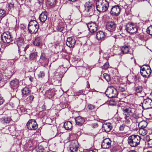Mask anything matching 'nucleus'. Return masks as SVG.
Here are the masks:
<instances>
[{"label":"nucleus","instance_id":"obj_38","mask_svg":"<svg viewBox=\"0 0 152 152\" xmlns=\"http://www.w3.org/2000/svg\"><path fill=\"white\" fill-rule=\"evenodd\" d=\"M125 120H124V122L125 124L127 125H128V126H129L131 124V122L130 120L127 118V117H126L125 118Z\"/></svg>","mask_w":152,"mask_h":152},{"label":"nucleus","instance_id":"obj_31","mask_svg":"<svg viewBox=\"0 0 152 152\" xmlns=\"http://www.w3.org/2000/svg\"><path fill=\"white\" fill-rule=\"evenodd\" d=\"M46 94L47 95L48 98H52L54 95V93L53 91L49 90L46 92Z\"/></svg>","mask_w":152,"mask_h":152},{"label":"nucleus","instance_id":"obj_21","mask_svg":"<svg viewBox=\"0 0 152 152\" xmlns=\"http://www.w3.org/2000/svg\"><path fill=\"white\" fill-rule=\"evenodd\" d=\"M105 35L104 32L102 31H99L96 33V38L98 40H104V39Z\"/></svg>","mask_w":152,"mask_h":152},{"label":"nucleus","instance_id":"obj_53","mask_svg":"<svg viewBox=\"0 0 152 152\" xmlns=\"http://www.w3.org/2000/svg\"><path fill=\"white\" fill-rule=\"evenodd\" d=\"M78 93L77 94V95H80L81 94H84V93L83 92V90H79L77 92Z\"/></svg>","mask_w":152,"mask_h":152},{"label":"nucleus","instance_id":"obj_24","mask_svg":"<svg viewBox=\"0 0 152 152\" xmlns=\"http://www.w3.org/2000/svg\"><path fill=\"white\" fill-rule=\"evenodd\" d=\"M31 90L30 88L26 87L22 89V93L23 95L27 96L30 94Z\"/></svg>","mask_w":152,"mask_h":152},{"label":"nucleus","instance_id":"obj_39","mask_svg":"<svg viewBox=\"0 0 152 152\" xmlns=\"http://www.w3.org/2000/svg\"><path fill=\"white\" fill-rule=\"evenodd\" d=\"M141 114H139V113L136 112L132 114V116L135 119H137L141 118Z\"/></svg>","mask_w":152,"mask_h":152},{"label":"nucleus","instance_id":"obj_19","mask_svg":"<svg viewBox=\"0 0 152 152\" xmlns=\"http://www.w3.org/2000/svg\"><path fill=\"white\" fill-rule=\"evenodd\" d=\"M77 148L78 145L76 141L72 143L70 145V152H76L77 150Z\"/></svg>","mask_w":152,"mask_h":152},{"label":"nucleus","instance_id":"obj_27","mask_svg":"<svg viewBox=\"0 0 152 152\" xmlns=\"http://www.w3.org/2000/svg\"><path fill=\"white\" fill-rule=\"evenodd\" d=\"M64 126L65 129L69 130L72 128V124L70 121H67L64 123Z\"/></svg>","mask_w":152,"mask_h":152},{"label":"nucleus","instance_id":"obj_23","mask_svg":"<svg viewBox=\"0 0 152 152\" xmlns=\"http://www.w3.org/2000/svg\"><path fill=\"white\" fill-rule=\"evenodd\" d=\"M75 121L76 124L82 125L85 121L84 119L80 116L77 117L75 118Z\"/></svg>","mask_w":152,"mask_h":152},{"label":"nucleus","instance_id":"obj_58","mask_svg":"<svg viewBox=\"0 0 152 152\" xmlns=\"http://www.w3.org/2000/svg\"><path fill=\"white\" fill-rule=\"evenodd\" d=\"M20 27V28H22L23 29H24L25 28V26L23 25H21Z\"/></svg>","mask_w":152,"mask_h":152},{"label":"nucleus","instance_id":"obj_12","mask_svg":"<svg viewBox=\"0 0 152 152\" xmlns=\"http://www.w3.org/2000/svg\"><path fill=\"white\" fill-rule=\"evenodd\" d=\"M148 69H146V70L143 71L141 72V75L144 77L148 78L150 76L151 72V70L150 66H147Z\"/></svg>","mask_w":152,"mask_h":152},{"label":"nucleus","instance_id":"obj_55","mask_svg":"<svg viewBox=\"0 0 152 152\" xmlns=\"http://www.w3.org/2000/svg\"><path fill=\"white\" fill-rule=\"evenodd\" d=\"M33 142V140L32 139H30L29 140V141L28 142V144L30 145V146H31L32 145V144Z\"/></svg>","mask_w":152,"mask_h":152},{"label":"nucleus","instance_id":"obj_56","mask_svg":"<svg viewBox=\"0 0 152 152\" xmlns=\"http://www.w3.org/2000/svg\"><path fill=\"white\" fill-rule=\"evenodd\" d=\"M110 39L112 40V42H114L115 41V38L113 37H110Z\"/></svg>","mask_w":152,"mask_h":152},{"label":"nucleus","instance_id":"obj_54","mask_svg":"<svg viewBox=\"0 0 152 152\" xmlns=\"http://www.w3.org/2000/svg\"><path fill=\"white\" fill-rule=\"evenodd\" d=\"M4 102V100L0 96V105L2 104Z\"/></svg>","mask_w":152,"mask_h":152},{"label":"nucleus","instance_id":"obj_17","mask_svg":"<svg viewBox=\"0 0 152 152\" xmlns=\"http://www.w3.org/2000/svg\"><path fill=\"white\" fill-rule=\"evenodd\" d=\"M112 126L110 123H106L103 125L102 129L106 132H108L112 129Z\"/></svg>","mask_w":152,"mask_h":152},{"label":"nucleus","instance_id":"obj_20","mask_svg":"<svg viewBox=\"0 0 152 152\" xmlns=\"http://www.w3.org/2000/svg\"><path fill=\"white\" fill-rule=\"evenodd\" d=\"M130 49L129 46L125 45L121 47V53L123 54L130 53Z\"/></svg>","mask_w":152,"mask_h":152},{"label":"nucleus","instance_id":"obj_8","mask_svg":"<svg viewBox=\"0 0 152 152\" xmlns=\"http://www.w3.org/2000/svg\"><path fill=\"white\" fill-rule=\"evenodd\" d=\"M121 10V8L119 6L115 5L111 9L110 13L113 15L117 16L120 14Z\"/></svg>","mask_w":152,"mask_h":152},{"label":"nucleus","instance_id":"obj_1","mask_svg":"<svg viewBox=\"0 0 152 152\" xmlns=\"http://www.w3.org/2000/svg\"><path fill=\"white\" fill-rule=\"evenodd\" d=\"M96 7L97 10L99 12H105L109 7V3L106 0H97Z\"/></svg>","mask_w":152,"mask_h":152},{"label":"nucleus","instance_id":"obj_43","mask_svg":"<svg viewBox=\"0 0 152 152\" xmlns=\"http://www.w3.org/2000/svg\"><path fill=\"white\" fill-rule=\"evenodd\" d=\"M34 96L32 95H30L27 98V100L28 102H31L33 100Z\"/></svg>","mask_w":152,"mask_h":152},{"label":"nucleus","instance_id":"obj_60","mask_svg":"<svg viewBox=\"0 0 152 152\" xmlns=\"http://www.w3.org/2000/svg\"><path fill=\"white\" fill-rule=\"evenodd\" d=\"M87 152H95V151H94L93 150H89V151H87Z\"/></svg>","mask_w":152,"mask_h":152},{"label":"nucleus","instance_id":"obj_40","mask_svg":"<svg viewBox=\"0 0 152 152\" xmlns=\"http://www.w3.org/2000/svg\"><path fill=\"white\" fill-rule=\"evenodd\" d=\"M104 77L106 80L108 82L110 80V76L106 73H104L103 74Z\"/></svg>","mask_w":152,"mask_h":152},{"label":"nucleus","instance_id":"obj_36","mask_svg":"<svg viewBox=\"0 0 152 152\" xmlns=\"http://www.w3.org/2000/svg\"><path fill=\"white\" fill-rule=\"evenodd\" d=\"M38 25L37 22L34 20H32L29 23L28 27L31 26H34L36 25Z\"/></svg>","mask_w":152,"mask_h":152},{"label":"nucleus","instance_id":"obj_63","mask_svg":"<svg viewBox=\"0 0 152 152\" xmlns=\"http://www.w3.org/2000/svg\"><path fill=\"white\" fill-rule=\"evenodd\" d=\"M29 80L31 81H32V80H31V78H29Z\"/></svg>","mask_w":152,"mask_h":152},{"label":"nucleus","instance_id":"obj_32","mask_svg":"<svg viewBox=\"0 0 152 152\" xmlns=\"http://www.w3.org/2000/svg\"><path fill=\"white\" fill-rule=\"evenodd\" d=\"M143 90V88L141 86H138L134 88V90L136 93H141Z\"/></svg>","mask_w":152,"mask_h":152},{"label":"nucleus","instance_id":"obj_37","mask_svg":"<svg viewBox=\"0 0 152 152\" xmlns=\"http://www.w3.org/2000/svg\"><path fill=\"white\" fill-rule=\"evenodd\" d=\"M47 3L49 5L52 6L56 3V0H47Z\"/></svg>","mask_w":152,"mask_h":152},{"label":"nucleus","instance_id":"obj_61","mask_svg":"<svg viewBox=\"0 0 152 152\" xmlns=\"http://www.w3.org/2000/svg\"><path fill=\"white\" fill-rule=\"evenodd\" d=\"M28 46H27L25 47V48L24 49V50H26L28 48Z\"/></svg>","mask_w":152,"mask_h":152},{"label":"nucleus","instance_id":"obj_15","mask_svg":"<svg viewBox=\"0 0 152 152\" xmlns=\"http://www.w3.org/2000/svg\"><path fill=\"white\" fill-rule=\"evenodd\" d=\"M38 25L28 27L29 31L31 34L36 33L38 30Z\"/></svg>","mask_w":152,"mask_h":152},{"label":"nucleus","instance_id":"obj_50","mask_svg":"<svg viewBox=\"0 0 152 152\" xmlns=\"http://www.w3.org/2000/svg\"><path fill=\"white\" fill-rule=\"evenodd\" d=\"M104 68H107L109 67L108 63V62H106L103 65Z\"/></svg>","mask_w":152,"mask_h":152},{"label":"nucleus","instance_id":"obj_6","mask_svg":"<svg viewBox=\"0 0 152 152\" xmlns=\"http://www.w3.org/2000/svg\"><path fill=\"white\" fill-rule=\"evenodd\" d=\"M126 30L128 32L134 33L137 31V28L136 26L132 23H128L126 25Z\"/></svg>","mask_w":152,"mask_h":152},{"label":"nucleus","instance_id":"obj_10","mask_svg":"<svg viewBox=\"0 0 152 152\" xmlns=\"http://www.w3.org/2000/svg\"><path fill=\"white\" fill-rule=\"evenodd\" d=\"M89 30L91 32H96L97 29V26L94 22L89 23L87 24Z\"/></svg>","mask_w":152,"mask_h":152},{"label":"nucleus","instance_id":"obj_34","mask_svg":"<svg viewBox=\"0 0 152 152\" xmlns=\"http://www.w3.org/2000/svg\"><path fill=\"white\" fill-rule=\"evenodd\" d=\"M147 130L145 128H140L139 132L140 134L142 135H146L147 133Z\"/></svg>","mask_w":152,"mask_h":152},{"label":"nucleus","instance_id":"obj_47","mask_svg":"<svg viewBox=\"0 0 152 152\" xmlns=\"http://www.w3.org/2000/svg\"><path fill=\"white\" fill-rule=\"evenodd\" d=\"M36 56V54L35 53H32L29 56V58L31 60H33Z\"/></svg>","mask_w":152,"mask_h":152},{"label":"nucleus","instance_id":"obj_41","mask_svg":"<svg viewBox=\"0 0 152 152\" xmlns=\"http://www.w3.org/2000/svg\"><path fill=\"white\" fill-rule=\"evenodd\" d=\"M147 32V34L150 35H152V26H151L148 28Z\"/></svg>","mask_w":152,"mask_h":152},{"label":"nucleus","instance_id":"obj_52","mask_svg":"<svg viewBox=\"0 0 152 152\" xmlns=\"http://www.w3.org/2000/svg\"><path fill=\"white\" fill-rule=\"evenodd\" d=\"M88 107L89 109L90 110H92L94 108V106L91 105V104H89L88 106Z\"/></svg>","mask_w":152,"mask_h":152},{"label":"nucleus","instance_id":"obj_9","mask_svg":"<svg viewBox=\"0 0 152 152\" xmlns=\"http://www.w3.org/2000/svg\"><path fill=\"white\" fill-rule=\"evenodd\" d=\"M111 141L109 138H105L102 143L101 147L104 149L108 148L111 146Z\"/></svg>","mask_w":152,"mask_h":152},{"label":"nucleus","instance_id":"obj_35","mask_svg":"<svg viewBox=\"0 0 152 152\" xmlns=\"http://www.w3.org/2000/svg\"><path fill=\"white\" fill-rule=\"evenodd\" d=\"M6 12L5 10L2 9H0V19H1L6 15Z\"/></svg>","mask_w":152,"mask_h":152},{"label":"nucleus","instance_id":"obj_18","mask_svg":"<svg viewBox=\"0 0 152 152\" xmlns=\"http://www.w3.org/2000/svg\"><path fill=\"white\" fill-rule=\"evenodd\" d=\"M48 14L46 11L42 12L40 15L39 20L41 22L44 23L47 18Z\"/></svg>","mask_w":152,"mask_h":152},{"label":"nucleus","instance_id":"obj_42","mask_svg":"<svg viewBox=\"0 0 152 152\" xmlns=\"http://www.w3.org/2000/svg\"><path fill=\"white\" fill-rule=\"evenodd\" d=\"M37 152H44V149L43 147L42 146H39L36 148Z\"/></svg>","mask_w":152,"mask_h":152},{"label":"nucleus","instance_id":"obj_57","mask_svg":"<svg viewBox=\"0 0 152 152\" xmlns=\"http://www.w3.org/2000/svg\"><path fill=\"white\" fill-rule=\"evenodd\" d=\"M63 29V27H61L60 28L59 27L58 30L59 31H62Z\"/></svg>","mask_w":152,"mask_h":152},{"label":"nucleus","instance_id":"obj_5","mask_svg":"<svg viewBox=\"0 0 152 152\" xmlns=\"http://www.w3.org/2000/svg\"><path fill=\"white\" fill-rule=\"evenodd\" d=\"M27 128L31 130H35L37 128V124L34 119H30L28 122L26 126Z\"/></svg>","mask_w":152,"mask_h":152},{"label":"nucleus","instance_id":"obj_45","mask_svg":"<svg viewBox=\"0 0 152 152\" xmlns=\"http://www.w3.org/2000/svg\"><path fill=\"white\" fill-rule=\"evenodd\" d=\"M147 66H148V65H144L143 66H142V67H141V71H141H145L146 70V69H148V67Z\"/></svg>","mask_w":152,"mask_h":152},{"label":"nucleus","instance_id":"obj_62","mask_svg":"<svg viewBox=\"0 0 152 152\" xmlns=\"http://www.w3.org/2000/svg\"><path fill=\"white\" fill-rule=\"evenodd\" d=\"M129 152H137L136 151L134 150L131 151Z\"/></svg>","mask_w":152,"mask_h":152},{"label":"nucleus","instance_id":"obj_26","mask_svg":"<svg viewBox=\"0 0 152 152\" xmlns=\"http://www.w3.org/2000/svg\"><path fill=\"white\" fill-rule=\"evenodd\" d=\"M11 120V119L10 117H4L0 119V121L2 123L5 124L9 123Z\"/></svg>","mask_w":152,"mask_h":152},{"label":"nucleus","instance_id":"obj_44","mask_svg":"<svg viewBox=\"0 0 152 152\" xmlns=\"http://www.w3.org/2000/svg\"><path fill=\"white\" fill-rule=\"evenodd\" d=\"M40 59L44 61H48V59L46 58L45 54L42 53L40 57Z\"/></svg>","mask_w":152,"mask_h":152},{"label":"nucleus","instance_id":"obj_2","mask_svg":"<svg viewBox=\"0 0 152 152\" xmlns=\"http://www.w3.org/2000/svg\"><path fill=\"white\" fill-rule=\"evenodd\" d=\"M140 137L138 135L134 134L130 136L128 139V142L132 147L137 146L140 143Z\"/></svg>","mask_w":152,"mask_h":152},{"label":"nucleus","instance_id":"obj_22","mask_svg":"<svg viewBox=\"0 0 152 152\" xmlns=\"http://www.w3.org/2000/svg\"><path fill=\"white\" fill-rule=\"evenodd\" d=\"M147 144L150 148L152 147V135L150 134L147 135L145 138Z\"/></svg>","mask_w":152,"mask_h":152},{"label":"nucleus","instance_id":"obj_64","mask_svg":"<svg viewBox=\"0 0 152 152\" xmlns=\"http://www.w3.org/2000/svg\"><path fill=\"white\" fill-rule=\"evenodd\" d=\"M1 80V76H0V81Z\"/></svg>","mask_w":152,"mask_h":152},{"label":"nucleus","instance_id":"obj_28","mask_svg":"<svg viewBox=\"0 0 152 152\" xmlns=\"http://www.w3.org/2000/svg\"><path fill=\"white\" fill-rule=\"evenodd\" d=\"M16 43L18 46L19 49L20 47L23 45V39L21 38H18L16 39Z\"/></svg>","mask_w":152,"mask_h":152},{"label":"nucleus","instance_id":"obj_11","mask_svg":"<svg viewBox=\"0 0 152 152\" xmlns=\"http://www.w3.org/2000/svg\"><path fill=\"white\" fill-rule=\"evenodd\" d=\"M116 25L114 21H109L107 24V28L110 31H114L116 28Z\"/></svg>","mask_w":152,"mask_h":152},{"label":"nucleus","instance_id":"obj_14","mask_svg":"<svg viewBox=\"0 0 152 152\" xmlns=\"http://www.w3.org/2000/svg\"><path fill=\"white\" fill-rule=\"evenodd\" d=\"M75 42V40L74 39H73L72 37H69L67 39L66 44L69 47H73Z\"/></svg>","mask_w":152,"mask_h":152},{"label":"nucleus","instance_id":"obj_4","mask_svg":"<svg viewBox=\"0 0 152 152\" xmlns=\"http://www.w3.org/2000/svg\"><path fill=\"white\" fill-rule=\"evenodd\" d=\"M1 38L4 43H9L12 40L10 33L8 31L4 32L1 35Z\"/></svg>","mask_w":152,"mask_h":152},{"label":"nucleus","instance_id":"obj_29","mask_svg":"<svg viewBox=\"0 0 152 152\" xmlns=\"http://www.w3.org/2000/svg\"><path fill=\"white\" fill-rule=\"evenodd\" d=\"M128 129V126H126L124 124H122L120 126L119 130L121 131H123L124 132H127Z\"/></svg>","mask_w":152,"mask_h":152},{"label":"nucleus","instance_id":"obj_7","mask_svg":"<svg viewBox=\"0 0 152 152\" xmlns=\"http://www.w3.org/2000/svg\"><path fill=\"white\" fill-rule=\"evenodd\" d=\"M142 107L145 109L152 108V100L149 98H147L143 100Z\"/></svg>","mask_w":152,"mask_h":152},{"label":"nucleus","instance_id":"obj_25","mask_svg":"<svg viewBox=\"0 0 152 152\" xmlns=\"http://www.w3.org/2000/svg\"><path fill=\"white\" fill-rule=\"evenodd\" d=\"M123 111L126 117H128L132 114V110L130 108H124L123 109Z\"/></svg>","mask_w":152,"mask_h":152},{"label":"nucleus","instance_id":"obj_13","mask_svg":"<svg viewBox=\"0 0 152 152\" xmlns=\"http://www.w3.org/2000/svg\"><path fill=\"white\" fill-rule=\"evenodd\" d=\"M85 9L88 12H93L94 8V5L89 2H86L85 4Z\"/></svg>","mask_w":152,"mask_h":152},{"label":"nucleus","instance_id":"obj_16","mask_svg":"<svg viewBox=\"0 0 152 152\" xmlns=\"http://www.w3.org/2000/svg\"><path fill=\"white\" fill-rule=\"evenodd\" d=\"M19 82L18 80L15 79L10 82V87L13 89L17 88L19 85Z\"/></svg>","mask_w":152,"mask_h":152},{"label":"nucleus","instance_id":"obj_33","mask_svg":"<svg viewBox=\"0 0 152 152\" xmlns=\"http://www.w3.org/2000/svg\"><path fill=\"white\" fill-rule=\"evenodd\" d=\"M41 43V40L39 37L36 38L33 42L34 45L36 46H39Z\"/></svg>","mask_w":152,"mask_h":152},{"label":"nucleus","instance_id":"obj_30","mask_svg":"<svg viewBox=\"0 0 152 152\" xmlns=\"http://www.w3.org/2000/svg\"><path fill=\"white\" fill-rule=\"evenodd\" d=\"M147 124H148L146 121H143L139 123L138 126L140 128H145Z\"/></svg>","mask_w":152,"mask_h":152},{"label":"nucleus","instance_id":"obj_3","mask_svg":"<svg viewBox=\"0 0 152 152\" xmlns=\"http://www.w3.org/2000/svg\"><path fill=\"white\" fill-rule=\"evenodd\" d=\"M105 93L107 96L110 98H115L118 95L117 90L113 86L108 87Z\"/></svg>","mask_w":152,"mask_h":152},{"label":"nucleus","instance_id":"obj_59","mask_svg":"<svg viewBox=\"0 0 152 152\" xmlns=\"http://www.w3.org/2000/svg\"><path fill=\"white\" fill-rule=\"evenodd\" d=\"M87 88H89V83L88 81L87 82Z\"/></svg>","mask_w":152,"mask_h":152},{"label":"nucleus","instance_id":"obj_51","mask_svg":"<svg viewBox=\"0 0 152 152\" xmlns=\"http://www.w3.org/2000/svg\"><path fill=\"white\" fill-rule=\"evenodd\" d=\"M8 6L9 8L11 9L14 6V4L11 3H8Z\"/></svg>","mask_w":152,"mask_h":152},{"label":"nucleus","instance_id":"obj_46","mask_svg":"<svg viewBox=\"0 0 152 152\" xmlns=\"http://www.w3.org/2000/svg\"><path fill=\"white\" fill-rule=\"evenodd\" d=\"M45 74L43 71H40L38 74V76L39 78H42L44 77Z\"/></svg>","mask_w":152,"mask_h":152},{"label":"nucleus","instance_id":"obj_49","mask_svg":"<svg viewBox=\"0 0 152 152\" xmlns=\"http://www.w3.org/2000/svg\"><path fill=\"white\" fill-rule=\"evenodd\" d=\"M118 89L119 91H121V92H123L125 90V88L124 87H123L122 86H119V87Z\"/></svg>","mask_w":152,"mask_h":152},{"label":"nucleus","instance_id":"obj_48","mask_svg":"<svg viewBox=\"0 0 152 152\" xmlns=\"http://www.w3.org/2000/svg\"><path fill=\"white\" fill-rule=\"evenodd\" d=\"M92 127L94 128H96L98 126V124L97 122L93 123L91 125Z\"/></svg>","mask_w":152,"mask_h":152}]
</instances>
